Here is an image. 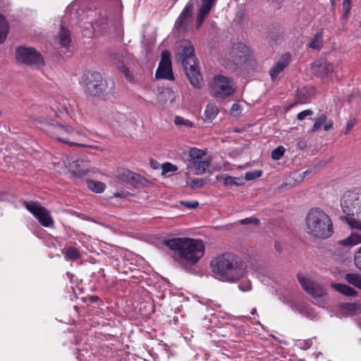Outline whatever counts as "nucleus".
Returning <instances> with one entry per match:
<instances>
[{
    "label": "nucleus",
    "instance_id": "obj_49",
    "mask_svg": "<svg viewBox=\"0 0 361 361\" xmlns=\"http://www.w3.org/2000/svg\"><path fill=\"white\" fill-rule=\"evenodd\" d=\"M355 123V121L352 120L348 121L344 134H348L351 129L354 127Z\"/></svg>",
    "mask_w": 361,
    "mask_h": 361
},
{
    "label": "nucleus",
    "instance_id": "obj_54",
    "mask_svg": "<svg viewBox=\"0 0 361 361\" xmlns=\"http://www.w3.org/2000/svg\"><path fill=\"white\" fill-rule=\"evenodd\" d=\"M311 171H310L309 170H307V171H304L302 174H300L301 180H302L305 178V176L307 175Z\"/></svg>",
    "mask_w": 361,
    "mask_h": 361
},
{
    "label": "nucleus",
    "instance_id": "obj_36",
    "mask_svg": "<svg viewBox=\"0 0 361 361\" xmlns=\"http://www.w3.org/2000/svg\"><path fill=\"white\" fill-rule=\"evenodd\" d=\"M162 174L177 171L178 167L169 162H165L161 166Z\"/></svg>",
    "mask_w": 361,
    "mask_h": 361
},
{
    "label": "nucleus",
    "instance_id": "obj_60",
    "mask_svg": "<svg viewBox=\"0 0 361 361\" xmlns=\"http://www.w3.org/2000/svg\"><path fill=\"white\" fill-rule=\"evenodd\" d=\"M332 5L334 4V0H331Z\"/></svg>",
    "mask_w": 361,
    "mask_h": 361
},
{
    "label": "nucleus",
    "instance_id": "obj_29",
    "mask_svg": "<svg viewBox=\"0 0 361 361\" xmlns=\"http://www.w3.org/2000/svg\"><path fill=\"white\" fill-rule=\"evenodd\" d=\"M204 154H205V152L204 151L194 147V148H191L189 150L188 157H190L189 161L191 164L197 160L202 159V157H203V156H204Z\"/></svg>",
    "mask_w": 361,
    "mask_h": 361
},
{
    "label": "nucleus",
    "instance_id": "obj_37",
    "mask_svg": "<svg viewBox=\"0 0 361 361\" xmlns=\"http://www.w3.org/2000/svg\"><path fill=\"white\" fill-rule=\"evenodd\" d=\"M242 112V107L238 103H234L231 109L230 113L233 116H239Z\"/></svg>",
    "mask_w": 361,
    "mask_h": 361
},
{
    "label": "nucleus",
    "instance_id": "obj_52",
    "mask_svg": "<svg viewBox=\"0 0 361 361\" xmlns=\"http://www.w3.org/2000/svg\"><path fill=\"white\" fill-rule=\"evenodd\" d=\"M333 127V122L331 121H329L328 123L324 124V130L327 131L329 130Z\"/></svg>",
    "mask_w": 361,
    "mask_h": 361
},
{
    "label": "nucleus",
    "instance_id": "obj_3",
    "mask_svg": "<svg viewBox=\"0 0 361 361\" xmlns=\"http://www.w3.org/2000/svg\"><path fill=\"white\" fill-rule=\"evenodd\" d=\"M194 51L193 45L189 42H185L181 45L176 59L181 63L190 84L195 88L201 89L204 86V81Z\"/></svg>",
    "mask_w": 361,
    "mask_h": 361
},
{
    "label": "nucleus",
    "instance_id": "obj_11",
    "mask_svg": "<svg viewBox=\"0 0 361 361\" xmlns=\"http://www.w3.org/2000/svg\"><path fill=\"white\" fill-rule=\"evenodd\" d=\"M24 207L38 220L44 227L54 226V221L50 212L42 207L39 202L33 201H24Z\"/></svg>",
    "mask_w": 361,
    "mask_h": 361
},
{
    "label": "nucleus",
    "instance_id": "obj_53",
    "mask_svg": "<svg viewBox=\"0 0 361 361\" xmlns=\"http://www.w3.org/2000/svg\"><path fill=\"white\" fill-rule=\"evenodd\" d=\"M128 194V192L122 191L121 192L115 193L114 195H115V197H126Z\"/></svg>",
    "mask_w": 361,
    "mask_h": 361
},
{
    "label": "nucleus",
    "instance_id": "obj_51",
    "mask_svg": "<svg viewBox=\"0 0 361 361\" xmlns=\"http://www.w3.org/2000/svg\"><path fill=\"white\" fill-rule=\"evenodd\" d=\"M357 309V305L354 303H349L346 305V310L349 312H355Z\"/></svg>",
    "mask_w": 361,
    "mask_h": 361
},
{
    "label": "nucleus",
    "instance_id": "obj_24",
    "mask_svg": "<svg viewBox=\"0 0 361 361\" xmlns=\"http://www.w3.org/2000/svg\"><path fill=\"white\" fill-rule=\"evenodd\" d=\"M8 30V22L3 15L0 14V44L3 43L6 39Z\"/></svg>",
    "mask_w": 361,
    "mask_h": 361
},
{
    "label": "nucleus",
    "instance_id": "obj_8",
    "mask_svg": "<svg viewBox=\"0 0 361 361\" xmlns=\"http://www.w3.org/2000/svg\"><path fill=\"white\" fill-rule=\"evenodd\" d=\"M298 280L303 290L314 300V303L319 307L325 306L326 290L321 284L309 278L298 275Z\"/></svg>",
    "mask_w": 361,
    "mask_h": 361
},
{
    "label": "nucleus",
    "instance_id": "obj_44",
    "mask_svg": "<svg viewBox=\"0 0 361 361\" xmlns=\"http://www.w3.org/2000/svg\"><path fill=\"white\" fill-rule=\"evenodd\" d=\"M312 115H313V111L311 109H307V110H305V111H302L300 112L297 115V118L299 121H302L306 117L310 116H312Z\"/></svg>",
    "mask_w": 361,
    "mask_h": 361
},
{
    "label": "nucleus",
    "instance_id": "obj_20",
    "mask_svg": "<svg viewBox=\"0 0 361 361\" xmlns=\"http://www.w3.org/2000/svg\"><path fill=\"white\" fill-rule=\"evenodd\" d=\"M192 166L196 175H202L206 172L210 166V161L207 159H199L190 164Z\"/></svg>",
    "mask_w": 361,
    "mask_h": 361
},
{
    "label": "nucleus",
    "instance_id": "obj_43",
    "mask_svg": "<svg viewBox=\"0 0 361 361\" xmlns=\"http://www.w3.org/2000/svg\"><path fill=\"white\" fill-rule=\"evenodd\" d=\"M180 204L185 207L188 209H195L199 205V202L196 200L195 201H180Z\"/></svg>",
    "mask_w": 361,
    "mask_h": 361
},
{
    "label": "nucleus",
    "instance_id": "obj_7",
    "mask_svg": "<svg viewBox=\"0 0 361 361\" xmlns=\"http://www.w3.org/2000/svg\"><path fill=\"white\" fill-rule=\"evenodd\" d=\"M46 132L59 142L71 145H78L71 140H77L76 137L80 135V133L79 131L74 130L71 126L54 123H49L47 126Z\"/></svg>",
    "mask_w": 361,
    "mask_h": 361
},
{
    "label": "nucleus",
    "instance_id": "obj_19",
    "mask_svg": "<svg viewBox=\"0 0 361 361\" xmlns=\"http://www.w3.org/2000/svg\"><path fill=\"white\" fill-rule=\"evenodd\" d=\"M71 42V32L69 30L66 28L63 25H61L60 30L59 32V42L63 47H68Z\"/></svg>",
    "mask_w": 361,
    "mask_h": 361
},
{
    "label": "nucleus",
    "instance_id": "obj_4",
    "mask_svg": "<svg viewBox=\"0 0 361 361\" xmlns=\"http://www.w3.org/2000/svg\"><path fill=\"white\" fill-rule=\"evenodd\" d=\"M305 224L307 233L317 238H328L334 232L330 217L319 208L309 210L305 218Z\"/></svg>",
    "mask_w": 361,
    "mask_h": 361
},
{
    "label": "nucleus",
    "instance_id": "obj_45",
    "mask_svg": "<svg viewBox=\"0 0 361 361\" xmlns=\"http://www.w3.org/2000/svg\"><path fill=\"white\" fill-rule=\"evenodd\" d=\"M240 222L243 225H247V224H251L257 225L259 224V220L256 218L250 217V218H246V219H242V220H240Z\"/></svg>",
    "mask_w": 361,
    "mask_h": 361
},
{
    "label": "nucleus",
    "instance_id": "obj_38",
    "mask_svg": "<svg viewBox=\"0 0 361 361\" xmlns=\"http://www.w3.org/2000/svg\"><path fill=\"white\" fill-rule=\"evenodd\" d=\"M119 69L121 72L123 73V75L128 81L132 82L133 80V75L130 73L129 69L126 66L121 65L119 67Z\"/></svg>",
    "mask_w": 361,
    "mask_h": 361
},
{
    "label": "nucleus",
    "instance_id": "obj_22",
    "mask_svg": "<svg viewBox=\"0 0 361 361\" xmlns=\"http://www.w3.org/2000/svg\"><path fill=\"white\" fill-rule=\"evenodd\" d=\"M308 47L312 49H320L323 47L322 30L318 31L312 39H310Z\"/></svg>",
    "mask_w": 361,
    "mask_h": 361
},
{
    "label": "nucleus",
    "instance_id": "obj_59",
    "mask_svg": "<svg viewBox=\"0 0 361 361\" xmlns=\"http://www.w3.org/2000/svg\"><path fill=\"white\" fill-rule=\"evenodd\" d=\"M300 99V103H304V102H305V100H303V99Z\"/></svg>",
    "mask_w": 361,
    "mask_h": 361
},
{
    "label": "nucleus",
    "instance_id": "obj_28",
    "mask_svg": "<svg viewBox=\"0 0 361 361\" xmlns=\"http://www.w3.org/2000/svg\"><path fill=\"white\" fill-rule=\"evenodd\" d=\"M345 279L348 283L361 289L360 275H358L357 274H347L345 276Z\"/></svg>",
    "mask_w": 361,
    "mask_h": 361
},
{
    "label": "nucleus",
    "instance_id": "obj_23",
    "mask_svg": "<svg viewBox=\"0 0 361 361\" xmlns=\"http://www.w3.org/2000/svg\"><path fill=\"white\" fill-rule=\"evenodd\" d=\"M332 287L341 294L347 296H353L356 294V290L349 286L341 283H334Z\"/></svg>",
    "mask_w": 361,
    "mask_h": 361
},
{
    "label": "nucleus",
    "instance_id": "obj_10",
    "mask_svg": "<svg viewBox=\"0 0 361 361\" xmlns=\"http://www.w3.org/2000/svg\"><path fill=\"white\" fill-rule=\"evenodd\" d=\"M212 90L216 97L225 98L235 93V86L231 78L218 75L214 78Z\"/></svg>",
    "mask_w": 361,
    "mask_h": 361
},
{
    "label": "nucleus",
    "instance_id": "obj_13",
    "mask_svg": "<svg viewBox=\"0 0 361 361\" xmlns=\"http://www.w3.org/2000/svg\"><path fill=\"white\" fill-rule=\"evenodd\" d=\"M117 177L121 183L130 184L135 187L138 185L147 186L149 183L148 180L145 177L126 169H122Z\"/></svg>",
    "mask_w": 361,
    "mask_h": 361
},
{
    "label": "nucleus",
    "instance_id": "obj_17",
    "mask_svg": "<svg viewBox=\"0 0 361 361\" xmlns=\"http://www.w3.org/2000/svg\"><path fill=\"white\" fill-rule=\"evenodd\" d=\"M312 68L316 75L323 78L333 72V64L326 60H319L313 63Z\"/></svg>",
    "mask_w": 361,
    "mask_h": 361
},
{
    "label": "nucleus",
    "instance_id": "obj_16",
    "mask_svg": "<svg viewBox=\"0 0 361 361\" xmlns=\"http://www.w3.org/2000/svg\"><path fill=\"white\" fill-rule=\"evenodd\" d=\"M290 55L288 53L283 54L279 61L270 68L269 73L272 81H275L280 73L289 65Z\"/></svg>",
    "mask_w": 361,
    "mask_h": 361
},
{
    "label": "nucleus",
    "instance_id": "obj_15",
    "mask_svg": "<svg viewBox=\"0 0 361 361\" xmlns=\"http://www.w3.org/2000/svg\"><path fill=\"white\" fill-rule=\"evenodd\" d=\"M218 0H200L196 19V28H200Z\"/></svg>",
    "mask_w": 361,
    "mask_h": 361
},
{
    "label": "nucleus",
    "instance_id": "obj_9",
    "mask_svg": "<svg viewBox=\"0 0 361 361\" xmlns=\"http://www.w3.org/2000/svg\"><path fill=\"white\" fill-rule=\"evenodd\" d=\"M16 60L18 63L37 68L44 65V61L41 54L32 47L21 46L16 48Z\"/></svg>",
    "mask_w": 361,
    "mask_h": 361
},
{
    "label": "nucleus",
    "instance_id": "obj_1",
    "mask_svg": "<svg viewBox=\"0 0 361 361\" xmlns=\"http://www.w3.org/2000/svg\"><path fill=\"white\" fill-rule=\"evenodd\" d=\"M170 250L178 253L173 257L185 270L195 265L204 255V245L202 240L190 238H173L164 241Z\"/></svg>",
    "mask_w": 361,
    "mask_h": 361
},
{
    "label": "nucleus",
    "instance_id": "obj_40",
    "mask_svg": "<svg viewBox=\"0 0 361 361\" xmlns=\"http://www.w3.org/2000/svg\"><path fill=\"white\" fill-rule=\"evenodd\" d=\"M160 97H166L172 102L174 99L173 92L169 87H166L162 90L159 94Z\"/></svg>",
    "mask_w": 361,
    "mask_h": 361
},
{
    "label": "nucleus",
    "instance_id": "obj_25",
    "mask_svg": "<svg viewBox=\"0 0 361 361\" xmlns=\"http://www.w3.org/2000/svg\"><path fill=\"white\" fill-rule=\"evenodd\" d=\"M224 185L226 186L232 185H243L245 183V180L242 177H231L229 176H225L223 177Z\"/></svg>",
    "mask_w": 361,
    "mask_h": 361
},
{
    "label": "nucleus",
    "instance_id": "obj_18",
    "mask_svg": "<svg viewBox=\"0 0 361 361\" xmlns=\"http://www.w3.org/2000/svg\"><path fill=\"white\" fill-rule=\"evenodd\" d=\"M155 75L157 78L173 80L171 65L159 64Z\"/></svg>",
    "mask_w": 361,
    "mask_h": 361
},
{
    "label": "nucleus",
    "instance_id": "obj_35",
    "mask_svg": "<svg viewBox=\"0 0 361 361\" xmlns=\"http://www.w3.org/2000/svg\"><path fill=\"white\" fill-rule=\"evenodd\" d=\"M161 65H171V54L168 50H164L161 53V59L159 62Z\"/></svg>",
    "mask_w": 361,
    "mask_h": 361
},
{
    "label": "nucleus",
    "instance_id": "obj_2",
    "mask_svg": "<svg viewBox=\"0 0 361 361\" xmlns=\"http://www.w3.org/2000/svg\"><path fill=\"white\" fill-rule=\"evenodd\" d=\"M212 270L222 281L234 282L245 273V264L240 257L226 252L213 259L210 263Z\"/></svg>",
    "mask_w": 361,
    "mask_h": 361
},
{
    "label": "nucleus",
    "instance_id": "obj_27",
    "mask_svg": "<svg viewBox=\"0 0 361 361\" xmlns=\"http://www.w3.org/2000/svg\"><path fill=\"white\" fill-rule=\"evenodd\" d=\"M108 22V18L106 16V13L104 11V13H99V18H98L94 23H89L88 25L90 27H92V29H99L103 25H105L107 24Z\"/></svg>",
    "mask_w": 361,
    "mask_h": 361
},
{
    "label": "nucleus",
    "instance_id": "obj_55",
    "mask_svg": "<svg viewBox=\"0 0 361 361\" xmlns=\"http://www.w3.org/2000/svg\"><path fill=\"white\" fill-rule=\"evenodd\" d=\"M98 300H99V298L97 296H96V295H92L90 297V300L92 302H97Z\"/></svg>",
    "mask_w": 361,
    "mask_h": 361
},
{
    "label": "nucleus",
    "instance_id": "obj_26",
    "mask_svg": "<svg viewBox=\"0 0 361 361\" xmlns=\"http://www.w3.org/2000/svg\"><path fill=\"white\" fill-rule=\"evenodd\" d=\"M360 243H361V235L354 233L339 242L341 245L344 246H353Z\"/></svg>",
    "mask_w": 361,
    "mask_h": 361
},
{
    "label": "nucleus",
    "instance_id": "obj_30",
    "mask_svg": "<svg viewBox=\"0 0 361 361\" xmlns=\"http://www.w3.org/2000/svg\"><path fill=\"white\" fill-rule=\"evenodd\" d=\"M87 187L94 192L100 193L102 192L105 189L104 183L100 181H96L93 180H87Z\"/></svg>",
    "mask_w": 361,
    "mask_h": 361
},
{
    "label": "nucleus",
    "instance_id": "obj_21",
    "mask_svg": "<svg viewBox=\"0 0 361 361\" xmlns=\"http://www.w3.org/2000/svg\"><path fill=\"white\" fill-rule=\"evenodd\" d=\"M64 257L68 261L78 260L81 257L80 250L75 247L68 246L65 250Z\"/></svg>",
    "mask_w": 361,
    "mask_h": 361
},
{
    "label": "nucleus",
    "instance_id": "obj_46",
    "mask_svg": "<svg viewBox=\"0 0 361 361\" xmlns=\"http://www.w3.org/2000/svg\"><path fill=\"white\" fill-rule=\"evenodd\" d=\"M343 10L344 12V16H347L350 10V1L343 0L342 3Z\"/></svg>",
    "mask_w": 361,
    "mask_h": 361
},
{
    "label": "nucleus",
    "instance_id": "obj_39",
    "mask_svg": "<svg viewBox=\"0 0 361 361\" xmlns=\"http://www.w3.org/2000/svg\"><path fill=\"white\" fill-rule=\"evenodd\" d=\"M119 69L121 72L123 73V75L128 81L132 82L133 80V75L130 73L129 69L126 66L121 65L119 67Z\"/></svg>",
    "mask_w": 361,
    "mask_h": 361
},
{
    "label": "nucleus",
    "instance_id": "obj_33",
    "mask_svg": "<svg viewBox=\"0 0 361 361\" xmlns=\"http://www.w3.org/2000/svg\"><path fill=\"white\" fill-rule=\"evenodd\" d=\"M285 148L280 145L271 152V158L274 160H279L284 154Z\"/></svg>",
    "mask_w": 361,
    "mask_h": 361
},
{
    "label": "nucleus",
    "instance_id": "obj_48",
    "mask_svg": "<svg viewBox=\"0 0 361 361\" xmlns=\"http://www.w3.org/2000/svg\"><path fill=\"white\" fill-rule=\"evenodd\" d=\"M174 123L177 126L187 125L188 121H185L182 117L176 116L174 119Z\"/></svg>",
    "mask_w": 361,
    "mask_h": 361
},
{
    "label": "nucleus",
    "instance_id": "obj_41",
    "mask_svg": "<svg viewBox=\"0 0 361 361\" xmlns=\"http://www.w3.org/2000/svg\"><path fill=\"white\" fill-rule=\"evenodd\" d=\"M204 184V180L200 178H195L190 181L189 185L191 188H201Z\"/></svg>",
    "mask_w": 361,
    "mask_h": 361
},
{
    "label": "nucleus",
    "instance_id": "obj_42",
    "mask_svg": "<svg viewBox=\"0 0 361 361\" xmlns=\"http://www.w3.org/2000/svg\"><path fill=\"white\" fill-rule=\"evenodd\" d=\"M354 262L356 267L361 271V247L355 254Z\"/></svg>",
    "mask_w": 361,
    "mask_h": 361
},
{
    "label": "nucleus",
    "instance_id": "obj_6",
    "mask_svg": "<svg viewBox=\"0 0 361 361\" xmlns=\"http://www.w3.org/2000/svg\"><path fill=\"white\" fill-rule=\"evenodd\" d=\"M82 84L85 91L92 96L111 94V89L114 88V82H110L111 86L109 88L107 81L103 79L99 72L94 71H87L83 74Z\"/></svg>",
    "mask_w": 361,
    "mask_h": 361
},
{
    "label": "nucleus",
    "instance_id": "obj_32",
    "mask_svg": "<svg viewBox=\"0 0 361 361\" xmlns=\"http://www.w3.org/2000/svg\"><path fill=\"white\" fill-rule=\"evenodd\" d=\"M326 121V116L324 114H322L319 115V116L316 119L311 131L312 132H317L322 125L324 124V123Z\"/></svg>",
    "mask_w": 361,
    "mask_h": 361
},
{
    "label": "nucleus",
    "instance_id": "obj_57",
    "mask_svg": "<svg viewBox=\"0 0 361 361\" xmlns=\"http://www.w3.org/2000/svg\"><path fill=\"white\" fill-rule=\"evenodd\" d=\"M251 314L252 315H255L257 314V310H256V308H252L251 312H250Z\"/></svg>",
    "mask_w": 361,
    "mask_h": 361
},
{
    "label": "nucleus",
    "instance_id": "obj_47",
    "mask_svg": "<svg viewBox=\"0 0 361 361\" xmlns=\"http://www.w3.org/2000/svg\"><path fill=\"white\" fill-rule=\"evenodd\" d=\"M238 286L243 291H248L252 288L251 283L249 281L242 282Z\"/></svg>",
    "mask_w": 361,
    "mask_h": 361
},
{
    "label": "nucleus",
    "instance_id": "obj_14",
    "mask_svg": "<svg viewBox=\"0 0 361 361\" xmlns=\"http://www.w3.org/2000/svg\"><path fill=\"white\" fill-rule=\"evenodd\" d=\"M69 171L76 178H83L90 171V162L85 159H77L68 164Z\"/></svg>",
    "mask_w": 361,
    "mask_h": 361
},
{
    "label": "nucleus",
    "instance_id": "obj_5",
    "mask_svg": "<svg viewBox=\"0 0 361 361\" xmlns=\"http://www.w3.org/2000/svg\"><path fill=\"white\" fill-rule=\"evenodd\" d=\"M341 207L349 216L346 221L350 226L361 230V188L345 192L341 199Z\"/></svg>",
    "mask_w": 361,
    "mask_h": 361
},
{
    "label": "nucleus",
    "instance_id": "obj_56",
    "mask_svg": "<svg viewBox=\"0 0 361 361\" xmlns=\"http://www.w3.org/2000/svg\"><path fill=\"white\" fill-rule=\"evenodd\" d=\"M5 194L2 192H0V201H2L4 200Z\"/></svg>",
    "mask_w": 361,
    "mask_h": 361
},
{
    "label": "nucleus",
    "instance_id": "obj_31",
    "mask_svg": "<svg viewBox=\"0 0 361 361\" xmlns=\"http://www.w3.org/2000/svg\"><path fill=\"white\" fill-rule=\"evenodd\" d=\"M219 113V109L214 104H209L204 111L205 117L207 119L212 120Z\"/></svg>",
    "mask_w": 361,
    "mask_h": 361
},
{
    "label": "nucleus",
    "instance_id": "obj_12",
    "mask_svg": "<svg viewBox=\"0 0 361 361\" xmlns=\"http://www.w3.org/2000/svg\"><path fill=\"white\" fill-rule=\"evenodd\" d=\"M193 10L194 4L192 1H190L185 5L175 23L174 30L176 32L181 34L186 31L189 22L192 18Z\"/></svg>",
    "mask_w": 361,
    "mask_h": 361
},
{
    "label": "nucleus",
    "instance_id": "obj_50",
    "mask_svg": "<svg viewBox=\"0 0 361 361\" xmlns=\"http://www.w3.org/2000/svg\"><path fill=\"white\" fill-rule=\"evenodd\" d=\"M297 146L300 149H304L307 147L306 141L302 139L298 140Z\"/></svg>",
    "mask_w": 361,
    "mask_h": 361
},
{
    "label": "nucleus",
    "instance_id": "obj_58",
    "mask_svg": "<svg viewBox=\"0 0 361 361\" xmlns=\"http://www.w3.org/2000/svg\"><path fill=\"white\" fill-rule=\"evenodd\" d=\"M296 104H297L296 102L291 104L290 105V107L291 108V107L294 106Z\"/></svg>",
    "mask_w": 361,
    "mask_h": 361
},
{
    "label": "nucleus",
    "instance_id": "obj_34",
    "mask_svg": "<svg viewBox=\"0 0 361 361\" xmlns=\"http://www.w3.org/2000/svg\"><path fill=\"white\" fill-rule=\"evenodd\" d=\"M262 174V171L261 170H255L252 171H247L245 173L244 180H252L257 178H259Z\"/></svg>",
    "mask_w": 361,
    "mask_h": 361
}]
</instances>
